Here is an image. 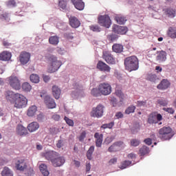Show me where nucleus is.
<instances>
[{
  "mask_svg": "<svg viewBox=\"0 0 176 176\" xmlns=\"http://www.w3.org/2000/svg\"><path fill=\"white\" fill-rule=\"evenodd\" d=\"M42 156L48 162H51L54 167H61L65 163V158L55 151H46L42 154Z\"/></svg>",
  "mask_w": 176,
  "mask_h": 176,
  "instance_id": "obj_1",
  "label": "nucleus"
},
{
  "mask_svg": "<svg viewBox=\"0 0 176 176\" xmlns=\"http://www.w3.org/2000/svg\"><path fill=\"white\" fill-rule=\"evenodd\" d=\"M48 61L50 63L47 65V71L50 74L56 72V71H58V69H60V67L63 65V63L57 60V57L53 55H51L48 57Z\"/></svg>",
  "mask_w": 176,
  "mask_h": 176,
  "instance_id": "obj_2",
  "label": "nucleus"
},
{
  "mask_svg": "<svg viewBox=\"0 0 176 176\" xmlns=\"http://www.w3.org/2000/svg\"><path fill=\"white\" fill-rule=\"evenodd\" d=\"M125 69L129 72L137 71L139 67L138 58L135 56H129L124 59Z\"/></svg>",
  "mask_w": 176,
  "mask_h": 176,
  "instance_id": "obj_3",
  "label": "nucleus"
},
{
  "mask_svg": "<svg viewBox=\"0 0 176 176\" xmlns=\"http://www.w3.org/2000/svg\"><path fill=\"white\" fill-rule=\"evenodd\" d=\"M174 131L170 126H164L160 129L157 134L158 138L162 141H167L171 140L174 137Z\"/></svg>",
  "mask_w": 176,
  "mask_h": 176,
  "instance_id": "obj_4",
  "label": "nucleus"
},
{
  "mask_svg": "<svg viewBox=\"0 0 176 176\" xmlns=\"http://www.w3.org/2000/svg\"><path fill=\"white\" fill-rule=\"evenodd\" d=\"M28 102V100L26 97L20 94H16V96L12 104H13L14 108L20 109L21 108H24L27 105Z\"/></svg>",
  "mask_w": 176,
  "mask_h": 176,
  "instance_id": "obj_5",
  "label": "nucleus"
},
{
  "mask_svg": "<svg viewBox=\"0 0 176 176\" xmlns=\"http://www.w3.org/2000/svg\"><path fill=\"white\" fill-rule=\"evenodd\" d=\"M104 105L99 104L96 107H93L90 113L91 118H102L104 115Z\"/></svg>",
  "mask_w": 176,
  "mask_h": 176,
  "instance_id": "obj_6",
  "label": "nucleus"
},
{
  "mask_svg": "<svg viewBox=\"0 0 176 176\" xmlns=\"http://www.w3.org/2000/svg\"><path fill=\"white\" fill-rule=\"evenodd\" d=\"M98 23L101 27H104V28H109L112 25L111 17L107 14L100 16L98 18Z\"/></svg>",
  "mask_w": 176,
  "mask_h": 176,
  "instance_id": "obj_7",
  "label": "nucleus"
},
{
  "mask_svg": "<svg viewBox=\"0 0 176 176\" xmlns=\"http://www.w3.org/2000/svg\"><path fill=\"white\" fill-rule=\"evenodd\" d=\"M98 90L102 96H109L112 93V87L108 82H102L98 86Z\"/></svg>",
  "mask_w": 176,
  "mask_h": 176,
  "instance_id": "obj_8",
  "label": "nucleus"
},
{
  "mask_svg": "<svg viewBox=\"0 0 176 176\" xmlns=\"http://www.w3.org/2000/svg\"><path fill=\"white\" fill-rule=\"evenodd\" d=\"M162 120H163L162 114L157 113V112H153L148 116V123L149 124H156Z\"/></svg>",
  "mask_w": 176,
  "mask_h": 176,
  "instance_id": "obj_9",
  "label": "nucleus"
},
{
  "mask_svg": "<svg viewBox=\"0 0 176 176\" xmlns=\"http://www.w3.org/2000/svg\"><path fill=\"white\" fill-rule=\"evenodd\" d=\"M8 83L14 90H20L21 89V83L16 76H11L9 77Z\"/></svg>",
  "mask_w": 176,
  "mask_h": 176,
  "instance_id": "obj_10",
  "label": "nucleus"
},
{
  "mask_svg": "<svg viewBox=\"0 0 176 176\" xmlns=\"http://www.w3.org/2000/svg\"><path fill=\"white\" fill-rule=\"evenodd\" d=\"M102 58L107 63V64H116V60L113 58V55L111 54L109 51H104L102 54Z\"/></svg>",
  "mask_w": 176,
  "mask_h": 176,
  "instance_id": "obj_11",
  "label": "nucleus"
},
{
  "mask_svg": "<svg viewBox=\"0 0 176 176\" xmlns=\"http://www.w3.org/2000/svg\"><path fill=\"white\" fill-rule=\"evenodd\" d=\"M113 32L115 34H118L120 35H124L129 31V29L126 26H119L118 25H113Z\"/></svg>",
  "mask_w": 176,
  "mask_h": 176,
  "instance_id": "obj_12",
  "label": "nucleus"
},
{
  "mask_svg": "<svg viewBox=\"0 0 176 176\" xmlns=\"http://www.w3.org/2000/svg\"><path fill=\"white\" fill-rule=\"evenodd\" d=\"M31 58V54L26 52H22L19 55V61L22 65H25Z\"/></svg>",
  "mask_w": 176,
  "mask_h": 176,
  "instance_id": "obj_13",
  "label": "nucleus"
},
{
  "mask_svg": "<svg viewBox=\"0 0 176 176\" xmlns=\"http://www.w3.org/2000/svg\"><path fill=\"white\" fill-rule=\"evenodd\" d=\"M69 18V24L72 28H78L80 26V21L76 16H70L67 14Z\"/></svg>",
  "mask_w": 176,
  "mask_h": 176,
  "instance_id": "obj_14",
  "label": "nucleus"
},
{
  "mask_svg": "<svg viewBox=\"0 0 176 176\" xmlns=\"http://www.w3.org/2000/svg\"><path fill=\"white\" fill-rule=\"evenodd\" d=\"M44 102L47 108H49L50 109H53L56 108V102H54V100L52 98V97H50V96H45Z\"/></svg>",
  "mask_w": 176,
  "mask_h": 176,
  "instance_id": "obj_15",
  "label": "nucleus"
},
{
  "mask_svg": "<svg viewBox=\"0 0 176 176\" xmlns=\"http://www.w3.org/2000/svg\"><path fill=\"white\" fill-rule=\"evenodd\" d=\"M96 67L99 71H102V72H111V67L102 60L98 62Z\"/></svg>",
  "mask_w": 176,
  "mask_h": 176,
  "instance_id": "obj_16",
  "label": "nucleus"
},
{
  "mask_svg": "<svg viewBox=\"0 0 176 176\" xmlns=\"http://www.w3.org/2000/svg\"><path fill=\"white\" fill-rule=\"evenodd\" d=\"M167 60V52L166 51H157L156 60L159 63H164Z\"/></svg>",
  "mask_w": 176,
  "mask_h": 176,
  "instance_id": "obj_17",
  "label": "nucleus"
},
{
  "mask_svg": "<svg viewBox=\"0 0 176 176\" xmlns=\"http://www.w3.org/2000/svg\"><path fill=\"white\" fill-rule=\"evenodd\" d=\"M15 167L19 171H24V170H27V162L24 160H19L15 163Z\"/></svg>",
  "mask_w": 176,
  "mask_h": 176,
  "instance_id": "obj_18",
  "label": "nucleus"
},
{
  "mask_svg": "<svg viewBox=\"0 0 176 176\" xmlns=\"http://www.w3.org/2000/svg\"><path fill=\"white\" fill-rule=\"evenodd\" d=\"M171 83L168 80L163 79L161 82L157 86V88L159 89V90H166V89H168Z\"/></svg>",
  "mask_w": 176,
  "mask_h": 176,
  "instance_id": "obj_19",
  "label": "nucleus"
},
{
  "mask_svg": "<svg viewBox=\"0 0 176 176\" xmlns=\"http://www.w3.org/2000/svg\"><path fill=\"white\" fill-rule=\"evenodd\" d=\"M72 3L74 6L77 10H83L85 9V2L83 0H71Z\"/></svg>",
  "mask_w": 176,
  "mask_h": 176,
  "instance_id": "obj_20",
  "label": "nucleus"
},
{
  "mask_svg": "<svg viewBox=\"0 0 176 176\" xmlns=\"http://www.w3.org/2000/svg\"><path fill=\"white\" fill-rule=\"evenodd\" d=\"M12 58V53L8 51H3L0 53L1 61H9Z\"/></svg>",
  "mask_w": 176,
  "mask_h": 176,
  "instance_id": "obj_21",
  "label": "nucleus"
},
{
  "mask_svg": "<svg viewBox=\"0 0 176 176\" xmlns=\"http://www.w3.org/2000/svg\"><path fill=\"white\" fill-rule=\"evenodd\" d=\"M5 96L6 100L12 104L13 101H14V99L16 98V96H17V94H14V92L12 91H7Z\"/></svg>",
  "mask_w": 176,
  "mask_h": 176,
  "instance_id": "obj_22",
  "label": "nucleus"
},
{
  "mask_svg": "<svg viewBox=\"0 0 176 176\" xmlns=\"http://www.w3.org/2000/svg\"><path fill=\"white\" fill-rule=\"evenodd\" d=\"M27 129L30 133H34L39 129V124L36 122H32L28 125Z\"/></svg>",
  "mask_w": 176,
  "mask_h": 176,
  "instance_id": "obj_23",
  "label": "nucleus"
},
{
  "mask_svg": "<svg viewBox=\"0 0 176 176\" xmlns=\"http://www.w3.org/2000/svg\"><path fill=\"white\" fill-rule=\"evenodd\" d=\"M123 145V142H117L112 144L109 148V152H118L119 151V148Z\"/></svg>",
  "mask_w": 176,
  "mask_h": 176,
  "instance_id": "obj_24",
  "label": "nucleus"
},
{
  "mask_svg": "<svg viewBox=\"0 0 176 176\" xmlns=\"http://www.w3.org/2000/svg\"><path fill=\"white\" fill-rule=\"evenodd\" d=\"M102 134H100L99 133H96L94 134V138H96V146L98 148H101V145H102Z\"/></svg>",
  "mask_w": 176,
  "mask_h": 176,
  "instance_id": "obj_25",
  "label": "nucleus"
},
{
  "mask_svg": "<svg viewBox=\"0 0 176 176\" xmlns=\"http://www.w3.org/2000/svg\"><path fill=\"white\" fill-rule=\"evenodd\" d=\"M166 34L171 39H176V27H169Z\"/></svg>",
  "mask_w": 176,
  "mask_h": 176,
  "instance_id": "obj_26",
  "label": "nucleus"
},
{
  "mask_svg": "<svg viewBox=\"0 0 176 176\" xmlns=\"http://www.w3.org/2000/svg\"><path fill=\"white\" fill-rule=\"evenodd\" d=\"M61 95V89L57 87V85H54L52 87V96L56 98V100H58L60 98V96Z\"/></svg>",
  "mask_w": 176,
  "mask_h": 176,
  "instance_id": "obj_27",
  "label": "nucleus"
},
{
  "mask_svg": "<svg viewBox=\"0 0 176 176\" xmlns=\"http://www.w3.org/2000/svg\"><path fill=\"white\" fill-rule=\"evenodd\" d=\"M16 133L18 135H27L28 131H27V128L23 126V125H18L16 127Z\"/></svg>",
  "mask_w": 176,
  "mask_h": 176,
  "instance_id": "obj_28",
  "label": "nucleus"
},
{
  "mask_svg": "<svg viewBox=\"0 0 176 176\" xmlns=\"http://www.w3.org/2000/svg\"><path fill=\"white\" fill-rule=\"evenodd\" d=\"M37 111H38V107L35 105H32L28 108L27 111V115L28 116L32 118V116H35Z\"/></svg>",
  "mask_w": 176,
  "mask_h": 176,
  "instance_id": "obj_29",
  "label": "nucleus"
},
{
  "mask_svg": "<svg viewBox=\"0 0 176 176\" xmlns=\"http://www.w3.org/2000/svg\"><path fill=\"white\" fill-rule=\"evenodd\" d=\"M40 171L44 176H49V170H47V166L45 164H41L39 166Z\"/></svg>",
  "mask_w": 176,
  "mask_h": 176,
  "instance_id": "obj_30",
  "label": "nucleus"
},
{
  "mask_svg": "<svg viewBox=\"0 0 176 176\" xmlns=\"http://www.w3.org/2000/svg\"><path fill=\"white\" fill-rule=\"evenodd\" d=\"M1 176H13V171L8 166H6L1 171Z\"/></svg>",
  "mask_w": 176,
  "mask_h": 176,
  "instance_id": "obj_31",
  "label": "nucleus"
},
{
  "mask_svg": "<svg viewBox=\"0 0 176 176\" xmlns=\"http://www.w3.org/2000/svg\"><path fill=\"white\" fill-rule=\"evenodd\" d=\"M112 50L115 53H122V52H123V45L120 44H114L112 46Z\"/></svg>",
  "mask_w": 176,
  "mask_h": 176,
  "instance_id": "obj_32",
  "label": "nucleus"
},
{
  "mask_svg": "<svg viewBox=\"0 0 176 176\" xmlns=\"http://www.w3.org/2000/svg\"><path fill=\"white\" fill-rule=\"evenodd\" d=\"M58 42L59 38L57 36H50L49 38V43H50V45H54V46H56V45H58Z\"/></svg>",
  "mask_w": 176,
  "mask_h": 176,
  "instance_id": "obj_33",
  "label": "nucleus"
},
{
  "mask_svg": "<svg viewBox=\"0 0 176 176\" xmlns=\"http://www.w3.org/2000/svg\"><path fill=\"white\" fill-rule=\"evenodd\" d=\"M149 152H150L149 148L146 146H143L139 150V153L140 154L141 156H145V155H148Z\"/></svg>",
  "mask_w": 176,
  "mask_h": 176,
  "instance_id": "obj_34",
  "label": "nucleus"
},
{
  "mask_svg": "<svg viewBox=\"0 0 176 176\" xmlns=\"http://www.w3.org/2000/svg\"><path fill=\"white\" fill-rule=\"evenodd\" d=\"M165 14L168 16V17H170V19H173L175 17V11L173 9L168 8L165 11Z\"/></svg>",
  "mask_w": 176,
  "mask_h": 176,
  "instance_id": "obj_35",
  "label": "nucleus"
},
{
  "mask_svg": "<svg viewBox=\"0 0 176 176\" xmlns=\"http://www.w3.org/2000/svg\"><path fill=\"white\" fill-rule=\"evenodd\" d=\"M58 6L62 10L67 12V0H59Z\"/></svg>",
  "mask_w": 176,
  "mask_h": 176,
  "instance_id": "obj_36",
  "label": "nucleus"
},
{
  "mask_svg": "<svg viewBox=\"0 0 176 176\" xmlns=\"http://www.w3.org/2000/svg\"><path fill=\"white\" fill-rule=\"evenodd\" d=\"M94 152V146H91L89 147V150L87 152V157L89 160H91Z\"/></svg>",
  "mask_w": 176,
  "mask_h": 176,
  "instance_id": "obj_37",
  "label": "nucleus"
},
{
  "mask_svg": "<svg viewBox=\"0 0 176 176\" xmlns=\"http://www.w3.org/2000/svg\"><path fill=\"white\" fill-rule=\"evenodd\" d=\"M22 89L23 91H31V89H32V87H31V85L28 82H23L22 85Z\"/></svg>",
  "mask_w": 176,
  "mask_h": 176,
  "instance_id": "obj_38",
  "label": "nucleus"
},
{
  "mask_svg": "<svg viewBox=\"0 0 176 176\" xmlns=\"http://www.w3.org/2000/svg\"><path fill=\"white\" fill-rule=\"evenodd\" d=\"M116 21H117L118 24L122 25L124 24V23L127 21V19H126V17L124 16H119L116 17Z\"/></svg>",
  "mask_w": 176,
  "mask_h": 176,
  "instance_id": "obj_39",
  "label": "nucleus"
},
{
  "mask_svg": "<svg viewBox=\"0 0 176 176\" xmlns=\"http://www.w3.org/2000/svg\"><path fill=\"white\" fill-rule=\"evenodd\" d=\"M131 164V161L125 160L121 163L120 168H121V170H124V168H127V167H129V166H130Z\"/></svg>",
  "mask_w": 176,
  "mask_h": 176,
  "instance_id": "obj_40",
  "label": "nucleus"
},
{
  "mask_svg": "<svg viewBox=\"0 0 176 176\" xmlns=\"http://www.w3.org/2000/svg\"><path fill=\"white\" fill-rule=\"evenodd\" d=\"M30 78L32 83H39V76L38 74H32Z\"/></svg>",
  "mask_w": 176,
  "mask_h": 176,
  "instance_id": "obj_41",
  "label": "nucleus"
},
{
  "mask_svg": "<svg viewBox=\"0 0 176 176\" xmlns=\"http://www.w3.org/2000/svg\"><path fill=\"white\" fill-rule=\"evenodd\" d=\"M115 94H116V96H117V97H119V98L121 99L120 101H123V100H124V94H123L122 90L116 89V92H115Z\"/></svg>",
  "mask_w": 176,
  "mask_h": 176,
  "instance_id": "obj_42",
  "label": "nucleus"
},
{
  "mask_svg": "<svg viewBox=\"0 0 176 176\" xmlns=\"http://www.w3.org/2000/svg\"><path fill=\"white\" fill-rule=\"evenodd\" d=\"M118 38H119V36L117 34H115L113 33L109 34L107 36V39L110 42H114V41H116Z\"/></svg>",
  "mask_w": 176,
  "mask_h": 176,
  "instance_id": "obj_43",
  "label": "nucleus"
},
{
  "mask_svg": "<svg viewBox=\"0 0 176 176\" xmlns=\"http://www.w3.org/2000/svg\"><path fill=\"white\" fill-rule=\"evenodd\" d=\"M135 111V106L131 105L125 110V113H126V115H130V113H134Z\"/></svg>",
  "mask_w": 176,
  "mask_h": 176,
  "instance_id": "obj_44",
  "label": "nucleus"
},
{
  "mask_svg": "<svg viewBox=\"0 0 176 176\" xmlns=\"http://www.w3.org/2000/svg\"><path fill=\"white\" fill-rule=\"evenodd\" d=\"M89 28L91 31H94V32H100V31H101V28L98 25H92L89 26Z\"/></svg>",
  "mask_w": 176,
  "mask_h": 176,
  "instance_id": "obj_45",
  "label": "nucleus"
},
{
  "mask_svg": "<svg viewBox=\"0 0 176 176\" xmlns=\"http://www.w3.org/2000/svg\"><path fill=\"white\" fill-rule=\"evenodd\" d=\"M147 79L150 82H153L155 83L157 79V76H156L155 74H149L147 77Z\"/></svg>",
  "mask_w": 176,
  "mask_h": 176,
  "instance_id": "obj_46",
  "label": "nucleus"
},
{
  "mask_svg": "<svg viewBox=\"0 0 176 176\" xmlns=\"http://www.w3.org/2000/svg\"><path fill=\"white\" fill-rule=\"evenodd\" d=\"M141 144V142L137 139L131 140V146H138Z\"/></svg>",
  "mask_w": 176,
  "mask_h": 176,
  "instance_id": "obj_47",
  "label": "nucleus"
},
{
  "mask_svg": "<svg viewBox=\"0 0 176 176\" xmlns=\"http://www.w3.org/2000/svg\"><path fill=\"white\" fill-rule=\"evenodd\" d=\"M91 94H92V96H94V97H98V96H100V94H101V93H100L99 89H98L96 88H94L91 91Z\"/></svg>",
  "mask_w": 176,
  "mask_h": 176,
  "instance_id": "obj_48",
  "label": "nucleus"
},
{
  "mask_svg": "<svg viewBox=\"0 0 176 176\" xmlns=\"http://www.w3.org/2000/svg\"><path fill=\"white\" fill-rule=\"evenodd\" d=\"M67 124H68V126H74V120L69 119L68 117L67 116H65L64 118Z\"/></svg>",
  "mask_w": 176,
  "mask_h": 176,
  "instance_id": "obj_49",
  "label": "nucleus"
},
{
  "mask_svg": "<svg viewBox=\"0 0 176 176\" xmlns=\"http://www.w3.org/2000/svg\"><path fill=\"white\" fill-rule=\"evenodd\" d=\"M86 138V131H82L79 138L78 140L80 142H83L84 140Z\"/></svg>",
  "mask_w": 176,
  "mask_h": 176,
  "instance_id": "obj_50",
  "label": "nucleus"
},
{
  "mask_svg": "<svg viewBox=\"0 0 176 176\" xmlns=\"http://www.w3.org/2000/svg\"><path fill=\"white\" fill-rule=\"evenodd\" d=\"M158 104H160V105H162V107H166L167 105H168V101L166 100H158Z\"/></svg>",
  "mask_w": 176,
  "mask_h": 176,
  "instance_id": "obj_51",
  "label": "nucleus"
},
{
  "mask_svg": "<svg viewBox=\"0 0 176 176\" xmlns=\"http://www.w3.org/2000/svg\"><path fill=\"white\" fill-rule=\"evenodd\" d=\"M63 146H64V141L63 140H58L56 143V148L60 149V148H63Z\"/></svg>",
  "mask_w": 176,
  "mask_h": 176,
  "instance_id": "obj_52",
  "label": "nucleus"
},
{
  "mask_svg": "<svg viewBox=\"0 0 176 176\" xmlns=\"http://www.w3.org/2000/svg\"><path fill=\"white\" fill-rule=\"evenodd\" d=\"M146 105V100H138L137 102V107H145Z\"/></svg>",
  "mask_w": 176,
  "mask_h": 176,
  "instance_id": "obj_53",
  "label": "nucleus"
},
{
  "mask_svg": "<svg viewBox=\"0 0 176 176\" xmlns=\"http://www.w3.org/2000/svg\"><path fill=\"white\" fill-rule=\"evenodd\" d=\"M163 110L165 111V112H168V113H170L172 115L175 112L174 109L170 108V107H169V108L164 107V108H163Z\"/></svg>",
  "mask_w": 176,
  "mask_h": 176,
  "instance_id": "obj_54",
  "label": "nucleus"
},
{
  "mask_svg": "<svg viewBox=\"0 0 176 176\" xmlns=\"http://www.w3.org/2000/svg\"><path fill=\"white\" fill-rule=\"evenodd\" d=\"M61 118V117L60 116V115L58 114H54L52 116V119H53V120H55L56 122H58V120H60V119Z\"/></svg>",
  "mask_w": 176,
  "mask_h": 176,
  "instance_id": "obj_55",
  "label": "nucleus"
},
{
  "mask_svg": "<svg viewBox=\"0 0 176 176\" xmlns=\"http://www.w3.org/2000/svg\"><path fill=\"white\" fill-rule=\"evenodd\" d=\"M117 162H118V158L114 157V158L111 159L109 161V164H110V166H112V164H115Z\"/></svg>",
  "mask_w": 176,
  "mask_h": 176,
  "instance_id": "obj_56",
  "label": "nucleus"
},
{
  "mask_svg": "<svg viewBox=\"0 0 176 176\" xmlns=\"http://www.w3.org/2000/svg\"><path fill=\"white\" fill-rule=\"evenodd\" d=\"M115 116H116V119H122V118H123V113L122 112L119 111L116 113Z\"/></svg>",
  "mask_w": 176,
  "mask_h": 176,
  "instance_id": "obj_57",
  "label": "nucleus"
},
{
  "mask_svg": "<svg viewBox=\"0 0 176 176\" xmlns=\"http://www.w3.org/2000/svg\"><path fill=\"white\" fill-rule=\"evenodd\" d=\"M8 6H16V1L14 0H10L8 2Z\"/></svg>",
  "mask_w": 176,
  "mask_h": 176,
  "instance_id": "obj_58",
  "label": "nucleus"
},
{
  "mask_svg": "<svg viewBox=\"0 0 176 176\" xmlns=\"http://www.w3.org/2000/svg\"><path fill=\"white\" fill-rule=\"evenodd\" d=\"M144 142L146 144V145H152V139L146 138L144 140Z\"/></svg>",
  "mask_w": 176,
  "mask_h": 176,
  "instance_id": "obj_59",
  "label": "nucleus"
},
{
  "mask_svg": "<svg viewBox=\"0 0 176 176\" xmlns=\"http://www.w3.org/2000/svg\"><path fill=\"white\" fill-rule=\"evenodd\" d=\"M127 157L128 159H131L133 160V159H135L136 156H135V154L131 153L128 154Z\"/></svg>",
  "mask_w": 176,
  "mask_h": 176,
  "instance_id": "obj_60",
  "label": "nucleus"
},
{
  "mask_svg": "<svg viewBox=\"0 0 176 176\" xmlns=\"http://www.w3.org/2000/svg\"><path fill=\"white\" fill-rule=\"evenodd\" d=\"M37 120H38V122H42V120H43V113H40V114L37 115Z\"/></svg>",
  "mask_w": 176,
  "mask_h": 176,
  "instance_id": "obj_61",
  "label": "nucleus"
},
{
  "mask_svg": "<svg viewBox=\"0 0 176 176\" xmlns=\"http://www.w3.org/2000/svg\"><path fill=\"white\" fill-rule=\"evenodd\" d=\"M91 168V165L90 164V162L86 163V170L87 172L90 171V169Z\"/></svg>",
  "mask_w": 176,
  "mask_h": 176,
  "instance_id": "obj_62",
  "label": "nucleus"
},
{
  "mask_svg": "<svg viewBox=\"0 0 176 176\" xmlns=\"http://www.w3.org/2000/svg\"><path fill=\"white\" fill-rule=\"evenodd\" d=\"M112 141H113V138H112V137H107L106 138V142H107V144H111V142H112Z\"/></svg>",
  "mask_w": 176,
  "mask_h": 176,
  "instance_id": "obj_63",
  "label": "nucleus"
},
{
  "mask_svg": "<svg viewBox=\"0 0 176 176\" xmlns=\"http://www.w3.org/2000/svg\"><path fill=\"white\" fill-rule=\"evenodd\" d=\"M111 102H113V107H116V105H118V99L117 98H113L111 100Z\"/></svg>",
  "mask_w": 176,
  "mask_h": 176,
  "instance_id": "obj_64",
  "label": "nucleus"
}]
</instances>
